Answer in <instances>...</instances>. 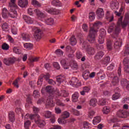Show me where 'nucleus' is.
Returning a JSON list of instances; mask_svg holds the SVG:
<instances>
[{
	"mask_svg": "<svg viewBox=\"0 0 129 129\" xmlns=\"http://www.w3.org/2000/svg\"><path fill=\"white\" fill-rule=\"evenodd\" d=\"M122 16H121L118 18V21L117 22V25H115L114 24H112L108 28V33L110 34L111 31L113 30V29L115 28V31L117 33L118 32H120V26H122V28H125L126 26H127L129 22V15L128 14H126L125 15V18L123 22L122 21Z\"/></svg>",
	"mask_w": 129,
	"mask_h": 129,
	"instance_id": "nucleus-1",
	"label": "nucleus"
},
{
	"mask_svg": "<svg viewBox=\"0 0 129 129\" xmlns=\"http://www.w3.org/2000/svg\"><path fill=\"white\" fill-rule=\"evenodd\" d=\"M101 25H102V23L100 21H96L93 25V27L91 28L88 37V41L90 43H95V37H96V33H97V29H98Z\"/></svg>",
	"mask_w": 129,
	"mask_h": 129,
	"instance_id": "nucleus-2",
	"label": "nucleus"
},
{
	"mask_svg": "<svg viewBox=\"0 0 129 129\" xmlns=\"http://www.w3.org/2000/svg\"><path fill=\"white\" fill-rule=\"evenodd\" d=\"M8 9L10 12L8 14L9 17L13 19H16L18 17V13L17 12L18 6L16 4V0H11V2L9 3Z\"/></svg>",
	"mask_w": 129,
	"mask_h": 129,
	"instance_id": "nucleus-3",
	"label": "nucleus"
},
{
	"mask_svg": "<svg viewBox=\"0 0 129 129\" xmlns=\"http://www.w3.org/2000/svg\"><path fill=\"white\" fill-rule=\"evenodd\" d=\"M111 32H113V34L112 37L113 38V41H114V47L115 49L117 50L121 47V39L118 38V34H119L120 31L117 32L116 31H115V28H114Z\"/></svg>",
	"mask_w": 129,
	"mask_h": 129,
	"instance_id": "nucleus-4",
	"label": "nucleus"
},
{
	"mask_svg": "<svg viewBox=\"0 0 129 129\" xmlns=\"http://www.w3.org/2000/svg\"><path fill=\"white\" fill-rule=\"evenodd\" d=\"M80 44L81 45L83 49H87L89 55H94L95 49L93 47L88 46L87 40H86L83 38H81Z\"/></svg>",
	"mask_w": 129,
	"mask_h": 129,
	"instance_id": "nucleus-5",
	"label": "nucleus"
},
{
	"mask_svg": "<svg viewBox=\"0 0 129 129\" xmlns=\"http://www.w3.org/2000/svg\"><path fill=\"white\" fill-rule=\"evenodd\" d=\"M32 31L34 32V37L36 40H40L43 36V31L40 29L34 27L32 28Z\"/></svg>",
	"mask_w": 129,
	"mask_h": 129,
	"instance_id": "nucleus-6",
	"label": "nucleus"
},
{
	"mask_svg": "<svg viewBox=\"0 0 129 129\" xmlns=\"http://www.w3.org/2000/svg\"><path fill=\"white\" fill-rule=\"evenodd\" d=\"M100 35L98 39V43L99 44H103L104 43V37L106 35V32L104 29H102L100 30Z\"/></svg>",
	"mask_w": 129,
	"mask_h": 129,
	"instance_id": "nucleus-7",
	"label": "nucleus"
},
{
	"mask_svg": "<svg viewBox=\"0 0 129 129\" xmlns=\"http://www.w3.org/2000/svg\"><path fill=\"white\" fill-rule=\"evenodd\" d=\"M53 99H55V97H50V96H48L45 103L46 108H48V107H52L55 105Z\"/></svg>",
	"mask_w": 129,
	"mask_h": 129,
	"instance_id": "nucleus-8",
	"label": "nucleus"
},
{
	"mask_svg": "<svg viewBox=\"0 0 129 129\" xmlns=\"http://www.w3.org/2000/svg\"><path fill=\"white\" fill-rule=\"evenodd\" d=\"M44 116L45 117V118H50V117H51L50 118V121L52 122V123H54L55 122V117L53 116L52 114V112L49 111H45L43 113Z\"/></svg>",
	"mask_w": 129,
	"mask_h": 129,
	"instance_id": "nucleus-9",
	"label": "nucleus"
},
{
	"mask_svg": "<svg viewBox=\"0 0 129 129\" xmlns=\"http://www.w3.org/2000/svg\"><path fill=\"white\" fill-rule=\"evenodd\" d=\"M69 83L73 87H78L80 86V82H78V79L74 77H72Z\"/></svg>",
	"mask_w": 129,
	"mask_h": 129,
	"instance_id": "nucleus-10",
	"label": "nucleus"
},
{
	"mask_svg": "<svg viewBox=\"0 0 129 129\" xmlns=\"http://www.w3.org/2000/svg\"><path fill=\"white\" fill-rule=\"evenodd\" d=\"M15 61H16V58L15 57L5 58L4 59V64H6V65L10 66V65L14 64Z\"/></svg>",
	"mask_w": 129,
	"mask_h": 129,
	"instance_id": "nucleus-11",
	"label": "nucleus"
},
{
	"mask_svg": "<svg viewBox=\"0 0 129 129\" xmlns=\"http://www.w3.org/2000/svg\"><path fill=\"white\" fill-rule=\"evenodd\" d=\"M34 120L36 123L38 124V126H40V127H42L45 125V122H44V121L42 122V119L39 114H37L35 119H34Z\"/></svg>",
	"mask_w": 129,
	"mask_h": 129,
	"instance_id": "nucleus-12",
	"label": "nucleus"
},
{
	"mask_svg": "<svg viewBox=\"0 0 129 129\" xmlns=\"http://www.w3.org/2000/svg\"><path fill=\"white\" fill-rule=\"evenodd\" d=\"M117 115L121 118H125L127 116V112L124 110H119L117 113Z\"/></svg>",
	"mask_w": 129,
	"mask_h": 129,
	"instance_id": "nucleus-13",
	"label": "nucleus"
},
{
	"mask_svg": "<svg viewBox=\"0 0 129 129\" xmlns=\"http://www.w3.org/2000/svg\"><path fill=\"white\" fill-rule=\"evenodd\" d=\"M96 14L98 18V19H102L104 17V11L103 9L98 8Z\"/></svg>",
	"mask_w": 129,
	"mask_h": 129,
	"instance_id": "nucleus-14",
	"label": "nucleus"
},
{
	"mask_svg": "<svg viewBox=\"0 0 129 129\" xmlns=\"http://www.w3.org/2000/svg\"><path fill=\"white\" fill-rule=\"evenodd\" d=\"M34 13H35L38 19H44L46 17L45 13L41 12L39 9H35Z\"/></svg>",
	"mask_w": 129,
	"mask_h": 129,
	"instance_id": "nucleus-15",
	"label": "nucleus"
},
{
	"mask_svg": "<svg viewBox=\"0 0 129 129\" xmlns=\"http://www.w3.org/2000/svg\"><path fill=\"white\" fill-rule=\"evenodd\" d=\"M43 78H44V79L48 80V79H49V78H50V75L49 74H46L44 75L41 76L39 77L38 81L37 82V84L38 85L41 84V83H42V82L43 81Z\"/></svg>",
	"mask_w": 129,
	"mask_h": 129,
	"instance_id": "nucleus-16",
	"label": "nucleus"
},
{
	"mask_svg": "<svg viewBox=\"0 0 129 129\" xmlns=\"http://www.w3.org/2000/svg\"><path fill=\"white\" fill-rule=\"evenodd\" d=\"M28 4V0H18V5L21 8H26Z\"/></svg>",
	"mask_w": 129,
	"mask_h": 129,
	"instance_id": "nucleus-17",
	"label": "nucleus"
},
{
	"mask_svg": "<svg viewBox=\"0 0 129 129\" xmlns=\"http://www.w3.org/2000/svg\"><path fill=\"white\" fill-rule=\"evenodd\" d=\"M45 91H46V92L49 93L50 97H54V94H53V91H54V89L53 88V87H52V86H47V87H46Z\"/></svg>",
	"mask_w": 129,
	"mask_h": 129,
	"instance_id": "nucleus-18",
	"label": "nucleus"
},
{
	"mask_svg": "<svg viewBox=\"0 0 129 129\" xmlns=\"http://www.w3.org/2000/svg\"><path fill=\"white\" fill-rule=\"evenodd\" d=\"M57 95H58V96H62V97H68L69 93H68L67 91L62 90H61L60 92H58Z\"/></svg>",
	"mask_w": 129,
	"mask_h": 129,
	"instance_id": "nucleus-19",
	"label": "nucleus"
},
{
	"mask_svg": "<svg viewBox=\"0 0 129 129\" xmlns=\"http://www.w3.org/2000/svg\"><path fill=\"white\" fill-rule=\"evenodd\" d=\"M104 56V52L102 51H99L95 55V59L96 60H99Z\"/></svg>",
	"mask_w": 129,
	"mask_h": 129,
	"instance_id": "nucleus-20",
	"label": "nucleus"
},
{
	"mask_svg": "<svg viewBox=\"0 0 129 129\" xmlns=\"http://www.w3.org/2000/svg\"><path fill=\"white\" fill-rule=\"evenodd\" d=\"M90 89H91L90 86H85L83 88V91L80 92V94L82 95H85V93H88L90 91Z\"/></svg>",
	"mask_w": 129,
	"mask_h": 129,
	"instance_id": "nucleus-21",
	"label": "nucleus"
},
{
	"mask_svg": "<svg viewBox=\"0 0 129 129\" xmlns=\"http://www.w3.org/2000/svg\"><path fill=\"white\" fill-rule=\"evenodd\" d=\"M37 115V114H33L30 115L29 114L27 113L25 115L24 118L25 119H28V118H30L31 120H33V119L35 120Z\"/></svg>",
	"mask_w": 129,
	"mask_h": 129,
	"instance_id": "nucleus-22",
	"label": "nucleus"
},
{
	"mask_svg": "<svg viewBox=\"0 0 129 129\" xmlns=\"http://www.w3.org/2000/svg\"><path fill=\"white\" fill-rule=\"evenodd\" d=\"M121 84L122 86H125L126 89L129 90V84L126 79H123L121 80Z\"/></svg>",
	"mask_w": 129,
	"mask_h": 129,
	"instance_id": "nucleus-23",
	"label": "nucleus"
},
{
	"mask_svg": "<svg viewBox=\"0 0 129 129\" xmlns=\"http://www.w3.org/2000/svg\"><path fill=\"white\" fill-rule=\"evenodd\" d=\"M23 19L27 24H33V19H32L31 17L27 15H24Z\"/></svg>",
	"mask_w": 129,
	"mask_h": 129,
	"instance_id": "nucleus-24",
	"label": "nucleus"
},
{
	"mask_svg": "<svg viewBox=\"0 0 129 129\" xmlns=\"http://www.w3.org/2000/svg\"><path fill=\"white\" fill-rule=\"evenodd\" d=\"M122 56H127L129 55V46L126 45L124 50L121 52Z\"/></svg>",
	"mask_w": 129,
	"mask_h": 129,
	"instance_id": "nucleus-25",
	"label": "nucleus"
},
{
	"mask_svg": "<svg viewBox=\"0 0 129 129\" xmlns=\"http://www.w3.org/2000/svg\"><path fill=\"white\" fill-rule=\"evenodd\" d=\"M60 64L63 67L64 69H69V67L70 66V64L67 63L65 60H62L60 61Z\"/></svg>",
	"mask_w": 129,
	"mask_h": 129,
	"instance_id": "nucleus-26",
	"label": "nucleus"
},
{
	"mask_svg": "<svg viewBox=\"0 0 129 129\" xmlns=\"http://www.w3.org/2000/svg\"><path fill=\"white\" fill-rule=\"evenodd\" d=\"M79 97V93L78 92H76L72 95V100L73 102H77L78 101V98Z\"/></svg>",
	"mask_w": 129,
	"mask_h": 129,
	"instance_id": "nucleus-27",
	"label": "nucleus"
},
{
	"mask_svg": "<svg viewBox=\"0 0 129 129\" xmlns=\"http://www.w3.org/2000/svg\"><path fill=\"white\" fill-rule=\"evenodd\" d=\"M56 79L57 82L60 84H61V82H63V81L65 80V76L62 75L57 76L56 77Z\"/></svg>",
	"mask_w": 129,
	"mask_h": 129,
	"instance_id": "nucleus-28",
	"label": "nucleus"
},
{
	"mask_svg": "<svg viewBox=\"0 0 129 129\" xmlns=\"http://www.w3.org/2000/svg\"><path fill=\"white\" fill-rule=\"evenodd\" d=\"M101 121V118H100V116H97L96 117H94L93 120V123L94 125L97 124V123H99Z\"/></svg>",
	"mask_w": 129,
	"mask_h": 129,
	"instance_id": "nucleus-29",
	"label": "nucleus"
},
{
	"mask_svg": "<svg viewBox=\"0 0 129 129\" xmlns=\"http://www.w3.org/2000/svg\"><path fill=\"white\" fill-rule=\"evenodd\" d=\"M9 16V11L6 8H4L2 10V17L4 19H7Z\"/></svg>",
	"mask_w": 129,
	"mask_h": 129,
	"instance_id": "nucleus-30",
	"label": "nucleus"
},
{
	"mask_svg": "<svg viewBox=\"0 0 129 129\" xmlns=\"http://www.w3.org/2000/svg\"><path fill=\"white\" fill-rule=\"evenodd\" d=\"M112 84L114 86H115L118 84L119 80L118 77L115 76L112 79Z\"/></svg>",
	"mask_w": 129,
	"mask_h": 129,
	"instance_id": "nucleus-31",
	"label": "nucleus"
},
{
	"mask_svg": "<svg viewBox=\"0 0 129 129\" xmlns=\"http://www.w3.org/2000/svg\"><path fill=\"white\" fill-rule=\"evenodd\" d=\"M70 44L72 45V46H75L77 43V40H76V38H75V36H73L71 37V39H70Z\"/></svg>",
	"mask_w": 129,
	"mask_h": 129,
	"instance_id": "nucleus-32",
	"label": "nucleus"
},
{
	"mask_svg": "<svg viewBox=\"0 0 129 129\" xmlns=\"http://www.w3.org/2000/svg\"><path fill=\"white\" fill-rule=\"evenodd\" d=\"M95 19V13L93 12H90L89 14V19L90 22L94 21Z\"/></svg>",
	"mask_w": 129,
	"mask_h": 129,
	"instance_id": "nucleus-33",
	"label": "nucleus"
},
{
	"mask_svg": "<svg viewBox=\"0 0 129 129\" xmlns=\"http://www.w3.org/2000/svg\"><path fill=\"white\" fill-rule=\"evenodd\" d=\"M106 19L109 22H112L113 21V16L112 14H109V13L107 12L106 14Z\"/></svg>",
	"mask_w": 129,
	"mask_h": 129,
	"instance_id": "nucleus-34",
	"label": "nucleus"
},
{
	"mask_svg": "<svg viewBox=\"0 0 129 129\" xmlns=\"http://www.w3.org/2000/svg\"><path fill=\"white\" fill-rule=\"evenodd\" d=\"M70 116V113L67 111H64L61 114V118L65 119V118H68Z\"/></svg>",
	"mask_w": 129,
	"mask_h": 129,
	"instance_id": "nucleus-35",
	"label": "nucleus"
},
{
	"mask_svg": "<svg viewBox=\"0 0 129 129\" xmlns=\"http://www.w3.org/2000/svg\"><path fill=\"white\" fill-rule=\"evenodd\" d=\"M97 103V100H96V99L93 98L90 100L89 104L91 106H96Z\"/></svg>",
	"mask_w": 129,
	"mask_h": 129,
	"instance_id": "nucleus-36",
	"label": "nucleus"
},
{
	"mask_svg": "<svg viewBox=\"0 0 129 129\" xmlns=\"http://www.w3.org/2000/svg\"><path fill=\"white\" fill-rule=\"evenodd\" d=\"M9 120L11 122L15 121V113L14 112L11 111L9 112Z\"/></svg>",
	"mask_w": 129,
	"mask_h": 129,
	"instance_id": "nucleus-37",
	"label": "nucleus"
},
{
	"mask_svg": "<svg viewBox=\"0 0 129 129\" xmlns=\"http://www.w3.org/2000/svg\"><path fill=\"white\" fill-rule=\"evenodd\" d=\"M21 78L18 77L16 80H15L13 84L14 85V86L15 87H16V88H19V82H20V81H21Z\"/></svg>",
	"mask_w": 129,
	"mask_h": 129,
	"instance_id": "nucleus-38",
	"label": "nucleus"
},
{
	"mask_svg": "<svg viewBox=\"0 0 129 129\" xmlns=\"http://www.w3.org/2000/svg\"><path fill=\"white\" fill-rule=\"evenodd\" d=\"M21 36L24 41H30V35H29V34L23 33L22 34Z\"/></svg>",
	"mask_w": 129,
	"mask_h": 129,
	"instance_id": "nucleus-39",
	"label": "nucleus"
},
{
	"mask_svg": "<svg viewBox=\"0 0 129 129\" xmlns=\"http://www.w3.org/2000/svg\"><path fill=\"white\" fill-rule=\"evenodd\" d=\"M45 23L47 25H49L50 26L53 25L54 24V20L52 18H48L45 20Z\"/></svg>",
	"mask_w": 129,
	"mask_h": 129,
	"instance_id": "nucleus-40",
	"label": "nucleus"
},
{
	"mask_svg": "<svg viewBox=\"0 0 129 129\" xmlns=\"http://www.w3.org/2000/svg\"><path fill=\"white\" fill-rule=\"evenodd\" d=\"M107 48L108 50H111L112 49V43L111 42V40L110 39L107 40Z\"/></svg>",
	"mask_w": 129,
	"mask_h": 129,
	"instance_id": "nucleus-41",
	"label": "nucleus"
},
{
	"mask_svg": "<svg viewBox=\"0 0 129 129\" xmlns=\"http://www.w3.org/2000/svg\"><path fill=\"white\" fill-rule=\"evenodd\" d=\"M51 4L53 6L55 7H60V5H61V2H60L58 0H53L52 1Z\"/></svg>",
	"mask_w": 129,
	"mask_h": 129,
	"instance_id": "nucleus-42",
	"label": "nucleus"
},
{
	"mask_svg": "<svg viewBox=\"0 0 129 129\" xmlns=\"http://www.w3.org/2000/svg\"><path fill=\"white\" fill-rule=\"evenodd\" d=\"M120 98V95L118 93H115L112 96V99L113 100H116V99H118V98Z\"/></svg>",
	"mask_w": 129,
	"mask_h": 129,
	"instance_id": "nucleus-43",
	"label": "nucleus"
},
{
	"mask_svg": "<svg viewBox=\"0 0 129 129\" xmlns=\"http://www.w3.org/2000/svg\"><path fill=\"white\" fill-rule=\"evenodd\" d=\"M30 125H31V121L30 120H27L24 121V127L25 129H29Z\"/></svg>",
	"mask_w": 129,
	"mask_h": 129,
	"instance_id": "nucleus-44",
	"label": "nucleus"
},
{
	"mask_svg": "<svg viewBox=\"0 0 129 129\" xmlns=\"http://www.w3.org/2000/svg\"><path fill=\"white\" fill-rule=\"evenodd\" d=\"M31 4L33 6H34V7H41V4L37 1V0H32L31 1Z\"/></svg>",
	"mask_w": 129,
	"mask_h": 129,
	"instance_id": "nucleus-45",
	"label": "nucleus"
},
{
	"mask_svg": "<svg viewBox=\"0 0 129 129\" xmlns=\"http://www.w3.org/2000/svg\"><path fill=\"white\" fill-rule=\"evenodd\" d=\"M33 96L34 98H38V97H40V92L39 91L35 90L33 91Z\"/></svg>",
	"mask_w": 129,
	"mask_h": 129,
	"instance_id": "nucleus-46",
	"label": "nucleus"
},
{
	"mask_svg": "<svg viewBox=\"0 0 129 129\" xmlns=\"http://www.w3.org/2000/svg\"><path fill=\"white\" fill-rule=\"evenodd\" d=\"M24 48L28 49V50H31L33 48V44L31 43H25L24 44Z\"/></svg>",
	"mask_w": 129,
	"mask_h": 129,
	"instance_id": "nucleus-47",
	"label": "nucleus"
},
{
	"mask_svg": "<svg viewBox=\"0 0 129 129\" xmlns=\"http://www.w3.org/2000/svg\"><path fill=\"white\" fill-rule=\"evenodd\" d=\"M66 51L67 52H69L70 53H75V49H73L72 48H71V46H67L66 47Z\"/></svg>",
	"mask_w": 129,
	"mask_h": 129,
	"instance_id": "nucleus-48",
	"label": "nucleus"
},
{
	"mask_svg": "<svg viewBox=\"0 0 129 129\" xmlns=\"http://www.w3.org/2000/svg\"><path fill=\"white\" fill-rule=\"evenodd\" d=\"M102 111L103 113H105V114H107V113H109V111H110V110L109 109V107L105 106L103 108Z\"/></svg>",
	"mask_w": 129,
	"mask_h": 129,
	"instance_id": "nucleus-49",
	"label": "nucleus"
},
{
	"mask_svg": "<svg viewBox=\"0 0 129 129\" xmlns=\"http://www.w3.org/2000/svg\"><path fill=\"white\" fill-rule=\"evenodd\" d=\"M99 105H105L106 104V100L104 99H101L99 100Z\"/></svg>",
	"mask_w": 129,
	"mask_h": 129,
	"instance_id": "nucleus-50",
	"label": "nucleus"
},
{
	"mask_svg": "<svg viewBox=\"0 0 129 129\" xmlns=\"http://www.w3.org/2000/svg\"><path fill=\"white\" fill-rule=\"evenodd\" d=\"M83 77L85 80H87L89 78V73L87 72H85L83 74Z\"/></svg>",
	"mask_w": 129,
	"mask_h": 129,
	"instance_id": "nucleus-51",
	"label": "nucleus"
},
{
	"mask_svg": "<svg viewBox=\"0 0 129 129\" xmlns=\"http://www.w3.org/2000/svg\"><path fill=\"white\" fill-rule=\"evenodd\" d=\"M97 76L98 77V78L99 79H101V80H103V79H104L105 78V75H101V73L99 72L97 74Z\"/></svg>",
	"mask_w": 129,
	"mask_h": 129,
	"instance_id": "nucleus-52",
	"label": "nucleus"
},
{
	"mask_svg": "<svg viewBox=\"0 0 129 129\" xmlns=\"http://www.w3.org/2000/svg\"><path fill=\"white\" fill-rule=\"evenodd\" d=\"M47 12L51 15H56V9H50L47 10Z\"/></svg>",
	"mask_w": 129,
	"mask_h": 129,
	"instance_id": "nucleus-53",
	"label": "nucleus"
},
{
	"mask_svg": "<svg viewBox=\"0 0 129 129\" xmlns=\"http://www.w3.org/2000/svg\"><path fill=\"white\" fill-rule=\"evenodd\" d=\"M82 56V52L79 50H78L76 53V56L77 57V59H81Z\"/></svg>",
	"mask_w": 129,
	"mask_h": 129,
	"instance_id": "nucleus-54",
	"label": "nucleus"
},
{
	"mask_svg": "<svg viewBox=\"0 0 129 129\" xmlns=\"http://www.w3.org/2000/svg\"><path fill=\"white\" fill-rule=\"evenodd\" d=\"M55 100L56 101L57 105H58L59 106H64L65 105L61 101L60 99H55Z\"/></svg>",
	"mask_w": 129,
	"mask_h": 129,
	"instance_id": "nucleus-55",
	"label": "nucleus"
},
{
	"mask_svg": "<svg viewBox=\"0 0 129 129\" xmlns=\"http://www.w3.org/2000/svg\"><path fill=\"white\" fill-rule=\"evenodd\" d=\"M71 112L74 114L75 115H80V112L79 111L75 109H72L71 110Z\"/></svg>",
	"mask_w": 129,
	"mask_h": 129,
	"instance_id": "nucleus-56",
	"label": "nucleus"
},
{
	"mask_svg": "<svg viewBox=\"0 0 129 129\" xmlns=\"http://www.w3.org/2000/svg\"><path fill=\"white\" fill-rule=\"evenodd\" d=\"M53 66L57 70H59V69H60V64H59V63L57 62H54L53 63Z\"/></svg>",
	"mask_w": 129,
	"mask_h": 129,
	"instance_id": "nucleus-57",
	"label": "nucleus"
},
{
	"mask_svg": "<svg viewBox=\"0 0 129 129\" xmlns=\"http://www.w3.org/2000/svg\"><path fill=\"white\" fill-rule=\"evenodd\" d=\"M96 49L97 50H103L104 46L103 45L100 44H96Z\"/></svg>",
	"mask_w": 129,
	"mask_h": 129,
	"instance_id": "nucleus-58",
	"label": "nucleus"
},
{
	"mask_svg": "<svg viewBox=\"0 0 129 129\" xmlns=\"http://www.w3.org/2000/svg\"><path fill=\"white\" fill-rule=\"evenodd\" d=\"M13 52L15 53V54H21V50L18 47H14L13 48Z\"/></svg>",
	"mask_w": 129,
	"mask_h": 129,
	"instance_id": "nucleus-59",
	"label": "nucleus"
},
{
	"mask_svg": "<svg viewBox=\"0 0 129 129\" xmlns=\"http://www.w3.org/2000/svg\"><path fill=\"white\" fill-rule=\"evenodd\" d=\"M9 48L10 46H9V44L7 43H4L2 45V49L3 50H9Z\"/></svg>",
	"mask_w": 129,
	"mask_h": 129,
	"instance_id": "nucleus-60",
	"label": "nucleus"
},
{
	"mask_svg": "<svg viewBox=\"0 0 129 129\" xmlns=\"http://www.w3.org/2000/svg\"><path fill=\"white\" fill-rule=\"evenodd\" d=\"M111 8L112 9V10H115V9H117V4L113 2L111 4Z\"/></svg>",
	"mask_w": 129,
	"mask_h": 129,
	"instance_id": "nucleus-61",
	"label": "nucleus"
},
{
	"mask_svg": "<svg viewBox=\"0 0 129 129\" xmlns=\"http://www.w3.org/2000/svg\"><path fill=\"white\" fill-rule=\"evenodd\" d=\"M2 28L4 31L5 30H8L9 29V26H8V23H4L2 25Z\"/></svg>",
	"mask_w": 129,
	"mask_h": 129,
	"instance_id": "nucleus-62",
	"label": "nucleus"
},
{
	"mask_svg": "<svg viewBox=\"0 0 129 129\" xmlns=\"http://www.w3.org/2000/svg\"><path fill=\"white\" fill-rule=\"evenodd\" d=\"M95 114V112H94V111L93 110L90 111L89 112L88 116L89 117H90V118H92V116L94 115Z\"/></svg>",
	"mask_w": 129,
	"mask_h": 129,
	"instance_id": "nucleus-63",
	"label": "nucleus"
},
{
	"mask_svg": "<svg viewBox=\"0 0 129 129\" xmlns=\"http://www.w3.org/2000/svg\"><path fill=\"white\" fill-rule=\"evenodd\" d=\"M129 62V58L125 57L123 60V63L124 65H126V64H128Z\"/></svg>",
	"mask_w": 129,
	"mask_h": 129,
	"instance_id": "nucleus-64",
	"label": "nucleus"
}]
</instances>
